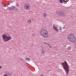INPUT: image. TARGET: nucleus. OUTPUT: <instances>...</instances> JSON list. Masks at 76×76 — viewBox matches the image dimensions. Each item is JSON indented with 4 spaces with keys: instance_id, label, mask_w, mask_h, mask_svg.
Wrapping results in <instances>:
<instances>
[{
    "instance_id": "25",
    "label": "nucleus",
    "mask_w": 76,
    "mask_h": 76,
    "mask_svg": "<svg viewBox=\"0 0 76 76\" xmlns=\"http://www.w3.org/2000/svg\"><path fill=\"white\" fill-rule=\"evenodd\" d=\"M9 4H9V3H8L7 4V5L8 6V5H9Z\"/></svg>"
},
{
    "instance_id": "3",
    "label": "nucleus",
    "mask_w": 76,
    "mask_h": 76,
    "mask_svg": "<svg viewBox=\"0 0 76 76\" xmlns=\"http://www.w3.org/2000/svg\"><path fill=\"white\" fill-rule=\"evenodd\" d=\"M40 34L44 38H47L48 37V32L47 30L44 29L41 30L40 31Z\"/></svg>"
},
{
    "instance_id": "2",
    "label": "nucleus",
    "mask_w": 76,
    "mask_h": 76,
    "mask_svg": "<svg viewBox=\"0 0 76 76\" xmlns=\"http://www.w3.org/2000/svg\"><path fill=\"white\" fill-rule=\"evenodd\" d=\"M67 38L70 42H74L76 41V37L73 33H70L67 36Z\"/></svg>"
},
{
    "instance_id": "29",
    "label": "nucleus",
    "mask_w": 76,
    "mask_h": 76,
    "mask_svg": "<svg viewBox=\"0 0 76 76\" xmlns=\"http://www.w3.org/2000/svg\"><path fill=\"white\" fill-rule=\"evenodd\" d=\"M75 47H76V46H75Z\"/></svg>"
},
{
    "instance_id": "1",
    "label": "nucleus",
    "mask_w": 76,
    "mask_h": 76,
    "mask_svg": "<svg viewBox=\"0 0 76 76\" xmlns=\"http://www.w3.org/2000/svg\"><path fill=\"white\" fill-rule=\"evenodd\" d=\"M61 64L63 66V68L64 69L66 72V74L68 75L69 71V68H70V66L68 65V64L66 61H64V62L63 63H61Z\"/></svg>"
},
{
    "instance_id": "5",
    "label": "nucleus",
    "mask_w": 76,
    "mask_h": 76,
    "mask_svg": "<svg viewBox=\"0 0 76 76\" xmlns=\"http://www.w3.org/2000/svg\"><path fill=\"white\" fill-rule=\"evenodd\" d=\"M3 40L4 42H7L9 40L11 39V37H10L8 36L5 34H3L2 35Z\"/></svg>"
},
{
    "instance_id": "18",
    "label": "nucleus",
    "mask_w": 76,
    "mask_h": 76,
    "mask_svg": "<svg viewBox=\"0 0 76 76\" xmlns=\"http://www.w3.org/2000/svg\"><path fill=\"white\" fill-rule=\"evenodd\" d=\"M27 22H28V23H29L30 22V23H31V20H28V21H27Z\"/></svg>"
},
{
    "instance_id": "20",
    "label": "nucleus",
    "mask_w": 76,
    "mask_h": 76,
    "mask_svg": "<svg viewBox=\"0 0 76 76\" xmlns=\"http://www.w3.org/2000/svg\"><path fill=\"white\" fill-rule=\"evenodd\" d=\"M63 1V2H64V3H66V1H67V0L65 1V0H62Z\"/></svg>"
},
{
    "instance_id": "27",
    "label": "nucleus",
    "mask_w": 76,
    "mask_h": 76,
    "mask_svg": "<svg viewBox=\"0 0 76 76\" xmlns=\"http://www.w3.org/2000/svg\"><path fill=\"white\" fill-rule=\"evenodd\" d=\"M32 20H33V21H34V19H32Z\"/></svg>"
},
{
    "instance_id": "26",
    "label": "nucleus",
    "mask_w": 76,
    "mask_h": 76,
    "mask_svg": "<svg viewBox=\"0 0 76 76\" xmlns=\"http://www.w3.org/2000/svg\"><path fill=\"white\" fill-rule=\"evenodd\" d=\"M33 36H34L35 35V34H32Z\"/></svg>"
},
{
    "instance_id": "4",
    "label": "nucleus",
    "mask_w": 76,
    "mask_h": 76,
    "mask_svg": "<svg viewBox=\"0 0 76 76\" xmlns=\"http://www.w3.org/2000/svg\"><path fill=\"white\" fill-rule=\"evenodd\" d=\"M56 15L60 16H64L66 13L63 10H59L56 11Z\"/></svg>"
},
{
    "instance_id": "7",
    "label": "nucleus",
    "mask_w": 76,
    "mask_h": 76,
    "mask_svg": "<svg viewBox=\"0 0 76 76\" xmlns=\"http://www.w3.org/2000/svg\"><path fill=\"white\" fill-rule=\"evenodd\" d=\"M53 28L56 31L57 33H58V28L56 26H53Z\"/></svg>"
},
{
    "instance_id": "16",
    "label": "nucleus",
    "mask_w": 76,
    "mask_h": 76,
    "mask_svg": "<svg viewBox=\"0 0 76 76\" xmlns=\"http://www.w3.org/2000/svg\"><path fill=\"white\" fill-rule=\"evenodd\" d=\"M59 31H61L62 30V28L61 27H59Z\"/></svg>"
},
{
    "instance_id": "28",
    "label": "nucleus",
    "mask_w": 76,
    "mask_h": 76,
    "mask_svg": "<svg viewBox=\"0 0 76 76\" xmlns=\"http://www.w3.org/2000/svg\"><path fill=\"white\" fill-rule=\"evenodd\" d=\"M63 29H65V27H64V28H63Z\"/></svg>"
},
{
    "instance_id": "22",
    "label": "nucleus",
    "mask_w": 76,
    "mask_h": 76,
    "mask_svg": "<svg viewBox=\"0 0 76 76\" xmlns=\"http://www.w3.org/2000/svg\"><path fill=\"white\" fill-rule=\"evenodd\" d=\"M4 76H8L7 74H5Z\"/></svg>"
},
{
    "instance_id": "11",
    "label": "nucleus",
    "mask_w": 76,
    "mask_h": 76,
    "mask_svg": "<svg viewBox=\"0 0 76 76\" xmlns=\"http://www.w3.org/2000/svg\"><path fill=\"white\" fill-rule=\"evenodd\" d=\"M26 61H30V59L27 58H26Z\"/></svg>"
},
{
    "instance_id": "8",
    "label": "nucleus",
    "mask_w": 76,
    "mask_h": 76,
    "mask_svg": "<svg viewBox=\"0 0 76 76\" xmlns=\"http://www.w3.org/2000/svg\"><path fill=\"white\" fill-rule=\"evenodd\" d=\"M10 10H14L15 9V7L14 6H12L9 7Z\"/></svg>"
},
{
    "instance_id": "23",
    "label": "nucleus",
    "mask_w": 76,
    "mask_h": 76,
    "mask_svg": "<svg viewBox=\"0 0 76 76\" xmlns=\"http://www.w3.org/2000/svg\"><path fill=\"white\" fill-rule=\"evenodd\" d=\"M41 76H44V75L43 74H41L40 75Z\"/></svg>"
},
{
    "instance_id": "17",
    "label": "nucleus",
    "mask_w": 76,
    "mask_h": 76,
    "mask_svg": "<svg viewBox=\"0 0 76 76\" xmlns=\"http://www.w3.org/2000/svg\"><path fill=\"white\" fill-rule=\"evenodd\" d=\"M7 75H9V76H10L11 74H10V73L9 72H7Z\"/></svg>"
},
{
    "instance_id": "21",
    "label": "nucleus",
    "mask_w": 76,
    "mask_h": 76,
    "mask_svg": "<svg viewBox=\"0 0 76 76\" xmlns=\"http://www.w3.org/2000/svg\"><path fill=\"white\" fill-rule=\"evenodd\" d=\"M48 45L49 46L50 48H51V46L50 45V44H48Z\"/></svg>"
},
{
    "instance_id": "12",
    "label": "nucleus",
    "mask_w": 76,
    "mask_h": 76,
    "mask_svg": "<svg viewBox=\"0 0 76 76\" xmlns=\"http://www.w3.org/2000/svg\"><path fill=\"white\" fill-rule=\"evenodd\" d=\"M2 5L3 6H4V7H6V6H7V5L5 4H2Z\"/></svg>"
},
{
    "instance_id": "10",
    "label": "nucleus",
    "mask_w": 76,
    "mask_h": 76,
    "mask_svg": "<svg viewBox=\"0 0 76 76\" xmlns=\"http://www.w3.org/2000/svg\"><path fill=\"white\" fill-rule=\"evenodd\" d=\"M15 12H17V11H18V8L17 7H15Z\"/></svg>"
},
{
    "instance_id": "14",
    "label": "nucleus",
    "mask_w": 76,
    "mask_h": 76,
    "mask_svg": "<svg viewBox=\"0 0 76 76\" xmlns=\"http://www.w3.org/2000/svg\"><path fill=\"white\" fill-rule=\"evenodd\" d=\"M59 2L60 3L62 4L63 3V0H59Z\"/></svg>"
},
{
    "instance_id": "13",
    "label": "nucleus",
    "mask_w": 76,
    "mask_h": 76,
    "mask_svg": "<svg viewBox=\"0 0 76 76\" xmlns=\"http://www.w3.org/2000/svg\"><path fill=\"white\" fill-rule=\"evenodd\" d=\"M46 16H47V14H46V13H44L43 15L44 17V18H45V17H46Z\"/></svg>"
},
{
    "instance_id": "19",
    "label": "nucleus",
    "mask_w": 76,
    "mask_h": 76,
    "mask_svg": "<svg viewBox=\"0 0 76 76\" xmlns=\"http://www.w3.org/2000/svg\"><path fill=\"white\" fill-rule=\"evenodd\" d=\"M20 60H21V61H24V60H23V59H22V58H20Z\"/></svg>"
},
{
    "instance_id": "15",
    "label": "nucleus",
    "mask_w": 76,
    "mask_h": 76,
    "mask_svg": "<svg viewBox=\"0 0 76 76\" xmlns=\"http://www.w3.org/2000/svg\"><path fill=\"white\" fill-rule=\"evenodd\" d=\"M43 44H46V45H48V44H49V43H46L45 42H43Z\"/></svg>"
},
{
    "instance_id": "9",
    "label": "nucleus",
    "mask_w": 76,
    "mask_h": 76,
    "mask_svg": "<svg viewBox=\"0 0 76 76\" xmlns=\"http://www.w3.org/2000/svg\"><path fill=\"white\" fill-rule=\"evenodd\" d=\"M41 49L42 50L41 53L42 54H44V53H45V51H44V49H43L42 46L41 47Z\"/></svg>"
},
{
    "instance_id": "24",
    "label": "nucleus",
    "mask_w": 76,
    "mask_h": 76,
    "mask_svg": "<svg viewBox=\"0 0 76 76\" xmlns=\"http://www.w3.org/2000/svg\"><path fill=\"white\" fill-rule=\"evenodd\" d=\"M1 67H2L1 66H0V69H1Z\"/></svg>"
},
{
    "instance_id": "6",
    "label": "nucleus",
    "mask_w": 76,
    "mask_h": 76,
    "mask_svg": "<svg viewBox=\"0 0 76 76\" xmlns=\"http://www.w3.org/2000/svg\"><path fill=\"white\" fill-rule=\"evenodd\" d=\"M24 9L26 10H30L31 9V5L28 3H26L24 5Z\"/></svg>"
}]
</instances>
